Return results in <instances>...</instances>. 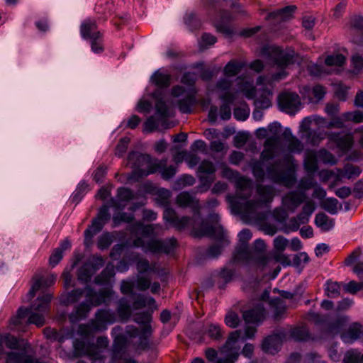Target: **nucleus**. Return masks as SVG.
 <instances>
[{
    "instance_id": "1",
    "label": "nucleus",
    "mask_w": 363,
    "mask_h": 363,
    "mask_svg": "<svg viewBox=\"0 0 363 363\" xmlns=\"http://www.w3.org/2000/svg\"><path fill=\"white\" fill-rule=\"evenodd\" d=\"M28 301L36 296L30 308L20 307L17 314L11 320L12 329L23 330V325L33 323L43 326L45 314V277L35 274L32 279L30 289L28 294Z\"/></svg>"
},
{
    "instance_id": "2",
    "label": "nucleus",
    "mask_w": 363,
    "mask_h": 363,
    "mask_svg": "<svg viewBox=\"0 0 363 363\" xmlns=\"http://www.w3.org/2000/svg\"><path fill=\"white\" fill-rule=\"evenodd\" d=\"M257 193L259 197L257 200H238L236 197H230L229 203L232 209L247 218H259L258 210L272 201L274 193L272 186L262 184L257 186Z\"/></svg>"
},
{
    "instance_id": "3",
    "label": "nucleus",
    "mask_w": 363,
    "mask_h": 363,
    "mask_svg": "<svg viewBox=\"0 0 363 363\" xmlns=\"http://www.w3.org/2000/svg\"><path fill=\"white\" fill-rule=\"evenodd\" d=\"M260 55L271 61L274 65L281 69L279 72L272 76L273 81H279L286 77L288 73L285 69L296 60V54L294 50L286 48L285 50L276 45L264 46Z\"/></svg>"
},
{
    "instance_id": "4",
    "label": "nucleus",
    "mask_w": 363,
    "mask_h": 363,
    "mask_svg": "<svg viewBox=\"0 0 363 363\" xmlns=\"http://www.w3.org/2000/svg\"><path fill=\"white\" fill-rule=\"evenodd\" d=\"M164 220L170 223L177 230H183L186 228H192L193 233L196 237L208 235L214 236L218 232L219 237L223 235V230L220 226L208 225L206 223L202 222L200 230H196L194 226V220L189 216L179 217L172 208H166L163 213Z\"/></svg>"
},
{
    "instance_id": "5",
    "label": "nucleus",
    "mask_w": 363,
    "mask_h": 363,
    "mask_svg": "<svg viewBox=\"0 0 363 363\" xmlns=\"http://www.w3.org/2000/svg\"><path fill=\"white\" fill-rule=\"evenodd\" d=\"M128 160V164L134 169V174L139 177L154 174L167 162V159L153 160L149 155L137 152L130 153Z\"/></svg>"
},
{
    "instance_id": "6",
    "label": "nucleus",
    "mask_w": 363,
    "mask_h": 363,
    "mask_svg": "<svg viewBox=\"0 0 363 363\" xmlns=\"http://www.w3.org/2000/svg\"><path fill=\"white\" fill-rule=\"evenodd\" d=\"M267 245L262 239H257L250 249L247 248V255H243L240 260L249 264H255L257 268L264 269L272 267L270 252L266 253Z\"/></svg>"
},
{
    "instance_id": "7",
    "label": "nucleus",
    "mask_w": 363,
    "mask_h": 363,
    "mask_svg": "<svg viewBox=\"0 0 363 363\" xmlns=\"http://www.w3.org/2000/svg\"><path fill=\"white\" fill-rule=\"evenodd\" d=\"M238 91L242 92L246 98L249 99H255V104L259 108H267L271 106L272 92L269 89H263L262 92L257 96V90L253 86L252 81L238 77L237 79Z\"/></svg>"
},
{
    "instance_id": "8",
    "label": "nucleus",
    "mask_w": 363,
    "mask_h": 363,
    "mask_svg": "<svg viewBox=\"0 0 363 363\" xmlns=\"http://www.w3.org/2000/svg\"><path fill=\"white\" fill-rule=\"evenodd\" d=\"M288 166L284 168L281 161H276L267 169V177L274 183L292 186L296 181L294 169L291 163V158H287Z\"/></svg>"
},
{
    "instance_id": "9",
    "label": "nucleus",
    "mask_w": 363,
    "mask_h": 363,
    "mask_svg": "<svg viewBox=\"0 0 363 363\" xmlns=\"http://www.w3.org/2000/svg\"><path fill=\"white\" fill-rule=\"evenodd\" d=\"M223 176L235 182L236 187L235 195L228 196L227 200L229 202L230 197H236L238 200L248 199L252 191V181L230 168H225L223 171Z\"/></svg>"
},
{
    "instance_id": "10",
    "label": "nucleus",
    "mask_w": 363,
    "mask_h": 363,
    "mask_svg": "<svg viewBox=\"0 0 363 363\" xmlns=\"http://www.w3.org/2000/svg\"><path fill=\"white\" fill-rule=\"evenodd\" d=\"M269 138L264 143V150L260 155L262 160L272 159L281 146V125L274 122L267 127Z\"/></svg>"
},
{
    "instance_id": "11",
    "label": "nucleus",
    "mask_w": 363,
    "mask_h": 363,
    "mask_svg": "<svg viewBox=\"0 0 363 363\" xmlns=\"http://www.w3.org/2000/svg\"><path fill=\"white\" fill-rule=\"evenodd\" d=\"M241 330H235L230 333L221 352L225 358L220 357L217 363H234L238 358L240 346V342H244Z\"/></svg>"
},
{
    "instance_id": "12",
    "label": "nucleus",
    "mask_w": 363,
    "mask_h": 363,
    "mask_svg": "<svg viewBox=\"0 0 363 363\" xmlns=\"http://www.w3.org/2000/svg\"><path fill=\"white\" fill-rule=\"evenodd\" d=\"M176 244L177 240L174 238L165 240H151L147 244L141 238H138L133 241L135 247H141L145 252L153 253H169L174 249Z\"/></svg>"
},
{
    "instance_id": "13",
    "label": "nucleus",
    "mask_w": 363,
    "mask_h": 363,
    "mask_svg": "<svg viewBox=\"0 0 363 363\" xmlns=\"http://www.w3.org/2000/svg\"><path fill=\"white\" fill-rule=\"evenodd\" d=\"M289 240L283 235H278L273 240V251L270 252L272 266L279 263L283 266H290L291 259L284 253L288 247Z\"/></svg>"
},
{
    "instance_id": "14",
    "label": "nucleus",
    "mask_w": 363,
    "mask_h": 363,
    "mask_svg": "<svg viewBox=\"0 0 363 363\" xmlns=\"http://www.w3.org/2000/svg\"><path fill=\"white\" fill-rule=\"evenodd\" d=\"M113 320V315L109 311L106 310H99L96 313V318L94 320H92L89 325H81L79 328V333L84 336H88L93 330H100L102 328L104 323H112Z\"/></svg>"
},
{
    "instance_id": "15",
    "label": "nucleus",
    "mask_w": 363,
    "mask_h": 363,
    "mask_svg": "<svg viewBox=\"0 0 363 363\" xmlns=\"http://www.w3.org/2000/svg\"><path fill=\"white\" fill-rule=\"evenodd\" d=\"M109 218L108 208L105 205L100 208L97 217L93 220L91 225L84 232V242L87 246L91 243L93 237L102 229L104 223Z\"/></svg>"
},
{
    "instance_id": "16",
    "label": "nucleus",
    "mask_w": 363,
    "mask_h": 363,
    "mask_svg": "<svg viewBox=\"0 0 363 363\" xmlns=\"http://www.w3.org/2000/svg\"><path fill=\"white\" fill-rule=\"evenodd\" d=\"M278 104L282 111L289 114H295L301 108L299 96L291 91H284L279 95Z\"/></svg>"
},
{
    "instance_id": "17",
    "label": "nucleus",
    "mask_w": 363,
    "mask_h": 363,
    "mask_svg": "<svg viewBox=\"0 0 363 363\" xmlns=\"http://www.w3.org/2000/svg\"><path fill=\"white\" fill-rule=\"evenodd\" d=\"M215 172L216 167L211 161L204 160L199 164L197 174L203 186L205 187V189L201 191H204L209 189L214 179L213 175Z\"/></svg>"
},
{
    "instance_id": "18",
    "label": "nucleus",
    "mask_w": 363,
    "mask_h": 363,
    "mask_svg": "<svg viewBox=\"0 0 363 363\" xmlns=\"http://www.w3.org/2000/svg\"><path fill=\"white\" fill-rule=\"evenodd\" d=\"M86 298L93 306L102 303L108 304L113 298L114 292L110 289H102L99 292L94 291L89 286L86 287Z\"/></svg>"
},
{
    "instance_id": "19",
    "label": "nucleus",
    "mask_w": 363,
    "mask_h": 363,
    "mask_svg": "<svg viewBox=\"0 0 363 363\" xmlns=\"http://www.w3.org/2000/svg\"><path fill=\"white\" fill-rule=\"evenodd\" d=\"M125 340L123 335H118L115 338L113 344V363H135V362L129 358L123 352V349L125 346Z\"/></svg>"
},
{
    "instance_id": "20",
    "label": "nucleus",
    "mask_w": 363,
    "mask_h": 363,
    "mask_svg": "<svg viewBox=\"0 0 363 363\" xmlns=\"http://www.w3.org/2000/svg\"><path fill=\"white\" fill-rule=\"evenodd\" d=\"M75 350L80 354L87 355L91 360V363H104V357L94 345H86L82 340H77L74 342Z\"/></svg>"
},
{
    "instance_id": "21",
    "label": "nucleus",
    "mask_w": 363,
    "mask_h": 363,
    "mask_svg": "<svg viewBox=\"0 0 363 363\" xmlns=\"http://www.w3.org/2000/svg\"><path fill=\"white\" fill-rule=\"evenodd\" d=\"M312 121L310 117L305 118L301 124V130L303 133V137H305L312 145H318L325 137L323 133H316L311 130Z\"/></svg>"
},
{
    "instance_id": "22",
    "label": "nucleus",
    "mask_w": 363,
    "mask_h": 363,
    "mask_svg": "<svg viewBox=\"0 0 363 363\" xmlns=\"http://www.w3.org/2000/svg\"><path fill=\"white\" fill-rule=\"evenodd\" d=\"M306 195L304 193L291 191L287 194L283 199V203L287 210L294 212L295 210L304 201Z\"/></svg>"
},
{
    "instance_id": "23",
    "label": "nucleus",
    "mask_w": 363,
    "mask_h": 363,
    "mask_svg": "<svg viewBox=\"0 0 363 363\" xmlns=\"http://www.w3.org/2000/svg\"><path fill=\"white\" fill-rule=\"evenodd\" d=\"M329 140L335 143L343 151L349 150L353 144V138L351 134H340L330 133L328 134Z\"/></svg>"
},
{
    "instance_id": "24",
    "label": "nucleus",
    "mask_w": 363,
    "mask_h": 363,
    "mask_svg": "<svg viewBox=\"0 0 363 363\" xmlns=\"http://www.w3.org/2000/svg\"><path fill=\"white\" fill-rule=\"evenodd\" d=\"M242 317L247 323L258 324L265 318L264 306L259 304L255 308L244 311Z\"/></svg>"
},
{
    "instance_id": "25",
    "label": "nucleus",
    "mask_w": 363,
    "mask_h": 363,
    "mask_svg": "<svg viewBox=\"0 0 363 363\" xmlns=\"http://www.w3.org/2000/svg\"><path fill=\"white\" fill-rule=\"evenodd\" d=\"M282 337L279 334H274L267 337L262 342V348L267 353L274 354L281 345Z\"/></svg>"
},
{
    "instance_id": "26",
    "label": "nucleus",
    "mask_w": 363,
    "mask_h": 363,
    "mask_svg": "<svg viewBox=\"0 0 363 363\" xmlns=\"http://www.w3.org/2000/svg\"><path fill=\"white\" fill-rule=\"evenodd\" d=\"M238 237L240 244L236 249L235 258L240 260L243 255H247V242L252 238V233L250 230L244 229L240 232Z\"/></svg>"
},
{
    "instance_id": "27",
    "label": "nucleus",
    "mask_w": 363,
    "mask_h": 363,
    "mask_svg": "<svg viewBox=\"0 0 363 363\" xmlns=\"http://www.w3.org/2000/svg\"><path fill=\"white\" fill-rule=\"evenodd\" d=\"M177 205L182 208L190 207L199 212L200 206L195 196L187 191L181 192L176 199Z\"/></svg>"
},
{
    "instance_id": "28",
    "label": "nucleus",
    "mask_w": 363,
    "mask_h": 363,
    "mask_svg": "<svg viewBox=\"0 0 363 363\" xmlns=\"http://www.w3.org/2000/svg\"><path fill=\"white\" fill-rule=\"evenodd\" d=\"M219 98L223 101V104L220 108V116L223 120H228L231 117L230 104L234 101L235 96L233 93L227 91L220 95Z\"/></svg>"
},
{
    "instance_id": "29",
    "label": "nucleus",
    "mask_w": 363,
    "mask_h": 363,
    "mask_svg": "<svg viewBox=\"0 0 363 363\" xmlns=\"http://www.w3.org/2000/svg\"><path fill=\"white\" fill-rule=\"evenodd\" d=\"M162 229L158 225H143L141 222H135L130 226V231L133 235L141 234L143 236L155 235L156 229Z\"/></svg>"
},
{
    "instance_id": "30",
    "label": "nucleus",
    "mask_w": 363,
    "mask_h": 363,
    "mask_svg": "<svg viewBox=\"0 0 363 363\" xmlns=\"http://www.w3.org/2000/svg\"><path fill=\"white\" fill-rule=\"evenodd\" d=\"M80 33L83 38L88 39L99 36L101 33L97 30L96 21L91 19L85 20L80 26Z\"/></svg>"
},
{
    "instance_id": "31",
    "label": "nucleus",
    "mask_w": 363,
    "mask_h": 363,
    "mask_svg": "<svg viewBox=\"0 0 363 363\" xmlns=\"http://www.w3.org/2000/svg\"><path fill=\"white\" fill-rule=\"evenodd\" d=\"M362 325L358 323H353L341 335V338L345 342H352L357 339L362 340Z\"/></svg>"
},
{
    "instance_id": "32",
    "label": "nucleus",
    "mask_w": 363,
    "mask_h": 363,
    "mask_svg": "<svg viewBox=\"0 0 363 363\" xmlns=\"http://www.w3.org/2000/svg\"><path fill=\"white\" fill-rule=\"evenodd\" d=\"M133 197L132 191L126 188H119L117 192V199H111V206L119 209L125 206L122 202H126L131 200Z\"/></svg>"
},
{
    "instance_id": "33",
    "label": "nucleus",
    "mask_w": 363,
    "mask_h": 363,
    "mask_svg": "<svg viewBox=\"0 0 363 363\" xmlns=\"http://www.w3.org/2000/svg\"><path fill=\"white\" fill-rule=\"evenodd\" d=\"M325 89L320 85H315L311 90L308 87H304L303 95L308 94V98L311 102H318L320 101L325 94Z\"/></svg>"
},
{
    "instance_id": "34",
    "label": "nucleus",
    "mask_w": 363,
    "mask_h": 363,
    "mask_svg": "<svg viewBox=\"0 0 363 363\" xmlns=\"http://www.w3.org/2000/svg\"><path fill=\"white\" fill-rule=\"evenodd\" d=\"M152 311L136 313L134 321L138 324L143 325L144 334H150L151 333V327L149 323L152 320Z\"/></svg>"
},
{
    "instance_id": "35",
    "label": "nucleus",
    "mask_w": 363,
    "mask_h": 363,
    "mask_svg": "<svg viewBox=\"0 0 363 363\" xmlns=\"http://www.w3.org/2000/svg\"><path fill=\"white\" fill-rule=\"evenodd\" d=\"M145 306H148L150 311H153L157 309L155 300L152 297H146L144 296H138L133 303V308L138 310Z\"/></svg>"
},
{
    "instance_id": "36",
    "label": "nucleus",
    "mask_w": 363,
    "mask_h": 363,
    "mask_svg": "<svg viewBox=\"0 0 363 363\" xmlns=\"http://www.w3.org/2000/svg\"><path fill=\"white\" fill-rule=\"evenodd\" d=\"M296 9L295 6H287L281 9L271 13L269 15V18L279 21H286L291 18Z\"/></svg>"
},
{
    "instance_id": "37",
    "label": "nucleus",
    "mask_w": 363,
    "mask_h": 363,
    "mask_svg": "<svg viewBox=\"0 0 363 363\" xmlns=\"http://www.w3.org/2000/svg\"><path fill=\"white\" fill-rule=\"evenodd\" d=\"M114 275L115 269L113 264H108L101 273L95 278L94 282L98 284H106L108 282Z\"/></svg>"
},
{
    "instance_id": "38",
    "label": "nucleus",
    "mask_w": 363,
    "mask_h": 363,
    "mask_svg": "<svg viewBox=\"0 0 363 363\" xmlns=\"http://www.w3.org/2000/svg\"><path fill=\"white\" fill-rule=\"evenodd\" d=\"M91 310V306L86 303H82L79 305L76 311L71 314L69 318L72 322L78 321L86 317L87 314Z\"/></svg>"
},
{
    "instance_id": "39",
    "label": "nucleus",
    "mask_w": 363,
    "mask_h": 363,
    "mask_svg": "<svg viewBox=\"0 0 363 363\" xmlns=\"http://www.w3.org/2000/svg\"><path fill=\"white\" fill-rule=\"evenodd\" d=\"M269 306L274 312V315L276 319L281 318V315L286 311V306L283 300L279 298L271 299L269 301Z\"/></svg>"
},
{
    "instance_id": "40",
    "label": "nucleus",
    "mask_w": 363,
    "mask_h": 363,
    "mask_svg": "<svg viewBox=\"0 0 363 363\" xmlns=\"http://www.w3.org/2000/svg\"><path fill=\"white\" fill-rule=\"evenodd\" d=\"M243 67V64L236 60L230 61L224 67L223 72L225 77H234L237 75Z\"/></svg>"
},
{
    "instance_id": "41",
    "label": "nucleus",
    "mask_w": 363,
    "mask_h": 363,
    "mask_svg": "<svg viewBox=\"0 0 363 363\" xmlns=\"http://www.w3.org/2000/svg\"><path fill=\"white\" fill-rule=\"evenodd\" d=\"M169 74L157 71L152 76L153 83L159 87H167L170 84Z\"/></svg>"
},
{
    "instance_id": "42",
    "label": "nucleus",
    "mask_w": 363,
    "mask_h": 363,
    "mask_svg": "<svg viewBox=\"0 0 363 363\" xmlns=\"http://www.w3.org/2000/svg\"><path fill=\"white\" fill-rule=\"evenodd\" d=\"M193 94L187 96L185 99L180 100L178 102L179 109L181 112L188 113L191 111V107L196 103V97Z\"/></svg>"
},
{
    "instance_id": "43",
    "label": "nucleus",
    "mask_w": 363,
    "mask_h": 363,
    "mask_svg": "<svg viewBox=\"0 0 363 363\" xmlns=\"http://www.w3.org/2000/svg\"><path fill=\"white\" fill-rule=\"evenodd\" d=\"M304 167L307 172H315L318 169L316 155L314 152H307L304 160Z\"/></svg>"
},
{
    "instance_id": "44",
    "label": "nucleus",
    "mask_w": 363,
    "mask_h": 363,
    "mask_svg": "<svg viewBox=\"0 0 363 363\" xmlns=\"http://www.w3.org/2000/svg\"><path fill=\"white\" fill-rule=\"evenodd\" d=\"M315 223L324 230H328L333 226L332 220L324 213H318L315 218Z\"/></svg>"
},
{
    "instance_id": "45",
    "label": "nucleus",
    "mask_w": 363,
    "mask_h": 363,
    "mask_svg": "<svg viewBox=\"0 0 363 363\" xmlns=\"http://www.w3.org/2000/svg\"><path fill=\"white\" fill-rule=\"evenodd\" d=\"M117 311L119 316L123 319L128 320L130 317V306L125 298H121L119 300Z\"/></svg>"
},
{
    "instance_id": "46",
    "label": "nucleus",
    "mask_w": 363,
    "mask_h": 363,
    "mask_svg": "<svg viewBox=\"0 0 363 363\" xmlns=\"http://www.w3.org/2000/svg\"><path fill=\"white\" fill-rule=\"evenodd\" d=\"M93 274L89 265L86 262L79 269L77 277L79 281L87 283L91 280Z\"/></svg>"
},
{
    "instance_id": "47",
    "label": "nucleus",
    "mask_w": 363,
    "mask_h": 363,
    "mask_svg": "<svg viewBox=\"0 0 363 363\" xmlns=\"http://www.w3.org/2000/svg\"><path fill=\"white\" fill-rule=\"evenodd\" d=\"M308 336V331L304 326L295 328L291 331V337L297 341L306 340Z\"/></svg>"
},
{
    "instance_id": "48",
    "label": "nucleus",
    "mask_w": 363,
    "mask_h": 363,
    "mask_svg": "<svg viewBox=\"0 0 363 363\" xmlns=\"http://www.w3.org/2000/svg\"><path fill=\"white\" fill-rule=\"evenodd\" d=\"M91 42V51L96 54L104 52V46L103 43L102 35L99 36L94 35V38H89Z\"/></svg>"
},
{
    "instance_id": "49",
    "label": "nucleus",
    "mask_w": 363,
    "mask_h": 363,
    "mask_svg": "<svg viewBox=\"0 0 363 363\" xmlns=\"http://www.w3.org/2000/svg\"><path fill=\"white\" fill-rule=\"evenodd\" d=\"M156 114L161 120L168 117V108L162 99H157L155 104Z\"/></svg>"
},
{
    "instance_id": "50",
    "label": "nucleus",
    "mask_w": 363,
    "mask_h": 363,
    "mask_svg": "<svg viewBox=\"0 0 363 363\" xmlns=\"http://www.w3.org/2000/svg\"><path fill=\"white\" fill-rule=\"evenodd\" d=\"M341 286L335 281H328L325 287V293L328 297L336 298L340 294Z\"/></svg>"
},
{
    "instance_id": "51",
    "label": "nucleus",
    "mask_w": 363,
    "mask_h": 363,
    "mask_svg": "<svg viewBox=\"0 0 363 363\" xmlns=\"http://www.w3.org/2000/svg\"><path fill=\"white\" fill-rule=\"evenodd\" d=\"M288 150L291 152H301L303 149L302 143L296 137L290 135L287 139Z\"/></svg>"
},
{
    "instance_id": "52",
    "label": "nucleus",
    "mask_w": 363,
    "mask_h": 363,
    "mask_svg": "<svg viewBox=\"0 0 363 363\" xmlns=\"http://www.w3.org/2000/svg\"><path fill=\"white\" fill-rule=\"evenodd\" d=\"M252 174L259 182H262L265 177V172L260 162L255 161L251 164Z\"/></svg>"
},
{
    "instance_id": "53",
    "label": "nucleus",
    "mask_w": 363,
    "mask_h": 363,
    "mask_svg": "<svg viewBox=\"0 0 363 363\" xmlns=\"http://www.w3.org/2000/svg\"><path fill=\"white\" fill-rule=\"evenodd\" d=\"M206 333L211 339L216 340L222 338L223 335L220 327L216 324H209Z\"/></svg>"
},
{
    "instance_id": "54",
    "label": "nucleus",
    "mask_w": 363,
    "mask_h": 363,
    "mask_svg": "<svg viewBox=\"0 0 363 363\" xmlns=\"http://www.w3.org/2000/svg\"><path fill=\"white\" fill-rule=\"evenodd\" d=\"M345 57L342 54H335L328 55L325 60V63L328 66H341L344 64Z\"/></svg>"
},
{
    "instance_id": "55",
    "label": "nucleus",
    "mask_w": 363,
    "mask_h": 363,
    "mask_svg": "<svg viewBox=\"0 0 363 363\" xmlns=\"http://www.w3.org/2000/svg\"><path fill=\"white\" fill-rule=\"evenodd\" d=\"M363 363V354L360 356V353L357 350H350L345 356L344 363Z\"/></svg>"
},
{
    "instance_id": "56",
    "label": "nucleus",
    "mask_w": 363,
    "mask_h": 363,
    "mask_svg": "<svg viewBox=\"0 0 363 363\" xmlns=\"http://www.w3.org/2000/svg\"><path fill=\"white\" fill-rule=\"evenodd\" d=\"M338 201L335 198L326 199L322 203V207L331 214H335L337 212Z\"/></svg>"
},
{
    "instance_id": "57",
    "label": "nucleus",
    "mask_w": 363,
    "mask_h": 363,
    "mask_svg": "<svg viewBox=\"0 0 363 363\" xmlns=\"http://www.w3.org/2000/svg\"><path fill=\"white\" fill-rule=\"evenodd\" d=\"M362 172L359 167L353 164H347L344 167V176L347 179L355 178Z\"/></svg>"
},
{
    "instance_id": "58",
    "label": "nucleus",
    "mask_w": 363,
    "mask_h": 363,
    "mask_svg": "<svg viewBox=\"0 0 363 363\" xmlns=\"http://www.w3.org/2000/svg\"><path fill=\"white\" fill-rule=\"evenodd\" d=\"M134 220V216L132 213H118L113 216V221L115 225H120L122 222L130 223Z\"/></svg>"
},
{
    "instance_id": "59",
    "label": "nucleus",
    "mask_w": 363,
    "mask_h": 363,
    "mask_svg": "<svg viewBox=\"0 0 363 363\" xmlns=\"http://www.w3.org/2000/svg\"><path fill=\"white\" fill-rule=\"evenodd\" d=\"M344 121H352L355 123H361L363 121V113L359 111L354 112H346L342 114Z\"/></svg>"
},
{
    "instance_id": "60",
    "label": "nucleus",
    "mask_w": 363,
    "mask_h": 363,
    "mask_svg": "<svg viewBox=\"0 0 363 363\" xmlns=\"http://www.w3.org/2000/svg\"><path fill=\"white\" fill-rule=\"evenodd\" d=\"M157 171H160L161 176L164 179L168 180L175 175L177 172V168L173 165L166 167L165 164L164 166L160 168Z\"/></svg>"
},
{
    "instance_id": "61",
    "label": "nucleus",
    "mask_w": 363,
    "mask_h": 363,
    "mask_svg": "<svg viewBox=\"0 0 363 363\" xmlns=\"http://www.w3.org/2000/svg\"><path fill=\"white\" fill-rule=\"evenodd\" d=\"M300 225L298 219L296 217H293L284 225L282 230L284 233L289 234L290 232L298 230Z\"/></svg>"
},
{
    "instance_id": "62",
    "label": "nucleus",
    "mask_w": 363,
    "mask_h": 363,
    "mask_svg": "<svg viewBox=\"0 0 363 363\" xmlns=\"http://www.w3.org/2000/svg\"><path fill=\"white\" fill-rule=\"evenodd\" d=\"M93 274L101 268L104 264V259L101 257H93L87 262Z\"/></svg>"
},
{
    "instance_id": "63",
    "label": "nucleus",
    "mask_w": 363,
    "mask_h": 363,
    "mask_svg": "<svg viewBox=\"0 0 363 363\" xmlns=\"http://www.w3.org/2000/svg\"><path fill=\"white\" fill-rule=\"evenodd\" d=\"M225 324L230 328H236L240 323V318L237 313L234 312H229L225 318Z\"/></svg>"
},
{
    "instance_id": "64",
    "label": "nucleus",
    "mask_w": 363,
    "mask_h": 363,
    "mask_svg": "<svg viewBox=\"0 0 363 363\" xmlns=\"http://www.w3.org/2000/svg\"><path fill=\"white\" fill-rule=\"evenodd\" d=\"M352 72L357 74L363 68V57L357 54L352 57Z\"/></svg>"
}]
</instances>
